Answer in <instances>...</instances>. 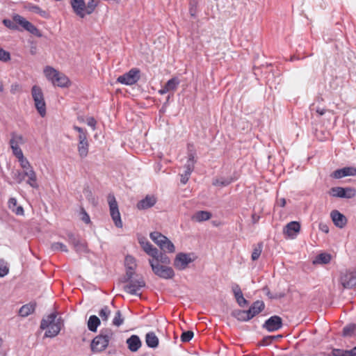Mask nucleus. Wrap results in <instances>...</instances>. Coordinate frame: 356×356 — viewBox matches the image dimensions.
<instances>
[{"mask_svg":"<svg viewBox=\"0 0 356 356\" xmlns=\"http://www.w3.org/2000/svg\"><path fill=\"white\" fill-rule=\"evenodd\" d=\"M63 325L62 318H57L56 313L54 312L42 319L40 328L46 330L44 337L54 338L59 334Z\"/></svg>","mask_w":356,"mask_h":356,"instance_id":"nucleus-1","label":"nucleus"},{"mask_svg":"<svg viewBox=\"0 0 356 356\" xmlns=\"http://www.w3.org/2000/svg\"><path fill=\"white\" fill-rule=\"evenodd\" d=\"M17 159H18L20 167L23 170L22 172H24V175L27 176L26 184L33 188H38L37 175L30 162L24 156H21Z\"/></svg>","mask_w":356,"mask_h":356,"instance_id":"nucleus-2","label":"nucleus"},{"mask_svg":"<svg viewBox=\"0 0 356 356\" xmlns=\"http://www.w3.org/2000/svg\"><path fill=\"white\" fill-rule=\"evenodd\" d=\"M113 335L111 330H106L102 332L98 336L95 337L91 343V350L93 352H102L104 350L108 345L110 340Z\"/></svg>","mask_w":356,"mask_h":356,"instance_id":"nucleus-3","label":"nucleus"},{"mask_svg":"<svg viewBox=\"0 0 356 356\" xmlns=\"http://www.w3.org/2000/svg\"><path fill=\"white\" fill-rule=\"evenodd\" d=\"M31 96L38 113L44 118L47 114V108L42 88L37 85L33 86L31 88Z\"/></svg>","mask_w":356,"mask_h":356,"instance_id":"nucleus-4","label":"nucleus"},{"mask_svg":"<svg viewBox=\"0 0 356 356\" xmlns=\"http://www.w3.org/2000/svg\"><path fill=\"white\" fill-rule=\"evenodd\" d=\"M149 263L153 273L158 277L168 280L175 276V272L171 267L157 264L154 259H149Z\"/></svg>","mask_w":356,"mask_h":356,"instance_id":"nucleus-5","label":"nucleus"},{"mask_svg":"<svg viewBox=\"0 0 356 356\" xmlns=\"http://www.w3.org/2000/svg\"><path fill=\"white\" fill-rule=\"evenodd\" d=\"M25 143L26 140L22 134L17 132H12L10 134L9 144L13 154L16 158L24 156L22 150L19 146Z\"/></svg>","mask_w":356,"mask_h":356,"instance_id":"nucleus-6","label":"nucleus"},{"mask_svg":"<svg viewBox=\"0 0 356 356\" xmlns=\"http://www.w3.org/2000/svg\"><path fill=\"white\" fill-rule=\"evenodd\" d=\"M108 203L109 205L110 214L115 225L117 227H122V222L118 209V204L113 195L109 194L108 195Z\"/></svg>","mask_w":356,"mask_h":356,"instance_id":"nucleus-7","label":"nucleus"},{"mask_svg":"<svg viewBox=\"0 0 356 356\" xmlns=\"http://www.w3.org/2000/svg\"><path fill=\"white\" fill-rule=\"evenodd\" d=\"M140 71L138 68H132L128 72L120 76L117 81L127 86H131L140 79Z\"/></svg>","mask_w":356,"mask_h":356,"instance_id":"nucleus-8","label":"nucleus"},{"mask_svg":"<svg viewBox=\"0 0 356 356\" xmlns=\"http://www.w3.org/2000/svg\"><path fill=\"white\" fill-rule=\"evenodd\" d=\"M13 19L15 23L20 25L24 30L37 37H42L40 31L32 23L26 20L22 16L15 14L13 16Z\"/></svg>","mask_w":356,"mask_h":356,"instance_id":"nucleus-9","label":"nucleus"},{"mask_svg":"<svg viewBox=\"0 0 356 356\" xmlns=\"http://www.w3.org/2000/svg\"><path fill=\"white\" fill-rule=\"evenodd\" d=\"M126 282H127V284L123 286V289L125 292L131 295L140 296L138 291L145 286V282L142 277L138 280H131Z\"/></svg>","mask_w":356,"mask_h":356,"instance_id":"nucleus-10","label":"nucleus"},{"mask_svg":"<svg viewBox=\"0 0 356 356\" xmlns=\"http://www.w3.org/2000/svg\"><path fill=\"white\" fill-rule=\"evenodd\" d=\"M67 242L71 244L75 252L79 254H84L88 252L87 244L85 241L80 240L74 234L69 233L67 238Z\"/></svg>","mask_w":356,"mask_h":356,"instance_id":"nucleus-11","label":"nucleus"},{"mask_svg":"<svg viewBox=\"0 0 356 356\" xmlns=\"http://www.w3.org/2000/svg\"><path fill=\"white\" fill-rule=\"evenodd\" d=\"M193 261L194 259L191 257V254L180 252L176 255L173 265L176 269L183 270Z\"/></svg>","mask_w":356,"mask_h":356,"instance_id":"nucleus-12","label":"nucleus"},{"mask_svg":"<svg viewBox=\"0 0 356 356\" xmlns=\"http://www.w3.org/2000/svg\"><path fill=\"white\" fill-rule=\"evenodd\" d=\"M330 194L336 197L350 199L355 195L356 191L354 188L350 187L342 188L338 186L332 188Z\"/></svg>","mask_w":356,"mask_h":356,"instance_id":"nucleus-13","label":"nucleus"},{"mask_svg":"<svg viewBox=\"0 0 356 356\" xmlns=\"http://www.w3.org/2000/svg\"><path fill=\"white\" fill-rule=\"evenodd\" d=\"M282 319L279 316L275 315L268 318L263 325V328L268 332H275L282 328Z\"/></svg>","mask_w":356,"mask_h":356,"instance_id":"nucleus-14","label":"nucleus"},{"mask_svg":"<svg viewBox=\"0 0 356 356\" xmlns=\"http://www.w3.org/2000/svg\"><path fill=\"white\" fill-rule=\"evenodd\" d=\"M340 282L344 288H352L356 286V271L341 273Z\"/></svg>","mask_w":356,"mask_h":356,"instance_id":"nucleus-15","label":"nucleus"},{"mask_svg":"<svg viewBox=\"0 0 356 356\" xmlns=\"http://www.w3.org/2000/svg\"><path fill=\"white\" fill-rule=\"evenodd\" d=\"M300 224L297 221L287 223L283 229V234L290 238H295L300 231Z\"/></svg>","mask_w":356,"mask_h":356,"instance_id":"nucleus-16","label":"nucleus"},{"mask_svg":"<svg viewBox=\"0 0 356 356\" xmlns=\"http://www.w3.org/2000/svg\"><path fill=\"white\" fill-rule=\"evenodd\" d=\"M330 217L334 225L339 228H343L346 225V218L343 214L341 213L337 210H333L332 211H331Z\"/></svg>","mask_w":356,"mask_h":356,"instance_id":"nucleus-17","label":"nucleus"},{"mask_svg":"<svg viewBox=\"0 0 356 356\" xmlns=\"http://www.w3.org/2000/svg\"><path fill=\"white\" fill-rule=\"evenodd\" d=\"M70 3L74 12L80 17L86 16V3L84 0H70Z\"/></svg>","mask_w":356,"mask_h":356,"instance_id":"nucleus-18","label":"nucleus"},{"mask_svg":"<svg viewBox=\"0 0 356 356\" xmlns=\"http://www.w3.org/2000/svg\"><path fill=\"white\" fill-rule=\"evenodd\" d=\"M156 202V198L154 195H147L137 204V208L145 210L152 207Z\"/></svg>","mask_w":356,"mask_h":356,"instance_id":"nucleus-19","label":"nucleus"},{"mask_svg":"<svg viewBox=\"0 0 356 356\" xmlns=\"http://www.w3.org/2000/svg\"><path fill=\"white\" fill-rule=\"evenodd\" d=\"M265 307L264 302L261 300H257L253 302V304L250 306L249 309L248 310V312L249 314V316L250 318L252 319L253 317H254L256 315L261 312Z\"/></svg>","mask_w":356,"mask_h":356,"instance_id":"nucleus-20","label":"nucleus"},{"mask_svg":"<svg viewBox=\"0 0 356 356\" xmlns=\"http://www.w3.org/2000/svg\"><path fill=\"white\" fill-rule=\"evenodd\" d=\"M139 243L141 245L143 250L150 257H154L157 254L158 249L154 247L145 238L139 239Z\"/></svg>","mask_w":356,"mask_h":356,"instance_id":"nucleus-21","label":"nucleus"},{"mask_svg":"<svg viewBox=\"0 0 356 356\" xmlns=\"http://www.w3.org/2000/svg\"><path fill=\"white\" fill-rule=\"evenodd\" d=\"M139 243L141 245L143 250L150 257H154L157 254L158 249L154 247L145 238L139 239Z\"/></svg>","mask_w":356,"mask_h":356,"instance_id":"nucleus-22","label":"nucleus"},{"mask_svg":"<svg viewBox=\"0 0 356 356\" xmlns=\"http://www.w3.org/2000/svg\"><path fill=\"white\" fill-rule=\"evenodd\" d=\"M127 344L131 352H136L141 346V341L138 336L134 334L127 339Z\"/></svg>","mask_w":356,"mask_h":356,"instance_id":"nucleus-23","label":"nucleus"},{"mask_svg":"<svg viewBox=\"0 0 356 356\" xmlns=\"http://www.w3.org/2000/svg\"><path fill=\"white\" fill-rule=\"evenodd\" d=\"M8 208L17 216H24V209L21 205L17 204L16 198L11 197L8 200Z\"/></svg>","mask_w":356,"mask_h":356,"instance_id":"nucleus-24","label":"nucleus"},{"mask_svg":"<svg viewBox=\"0 0 356 356\" xmlns=\"http://www.w3.org/2000/svg\"><path fill=\"white\" fill-rule=\"evenodd\" d=\"M211 218V213L207 211H199L195 213L191 219L195 222H203L209 220Z\"/></svg>","mask_w":356,"mask_h":356,"instance_id":"nucleus-25","label":"nucleus"},{"mask_svg":"<svg viewBox=\"0 0 356 356\" xmlns=\"http://www.w3.org/2000/svg\"><path fill=\"white\" fill-rule=\"evenodd\" d=\"M70 83L69 79L63 73L58 72L52 84L58 87H67Z\"/></svg>","mask_w":356,"mask_h":356,"instance_id":"nucleus-26","label":"nucleus"},{"mask_svg":"<svg viewBox=\"0 0 356 356\" xmlns=\"http://www.w3.org/2000/svg\"><path fill=\"white\" fill-rule=\"evenodd\" d=\"M35 307V303H29L24 305L19 309V315L22 317H26L34 312Z\"/></svg>","mask_w":356,"mask_h":356,"instance_id":"nucleus-27","label":"nucleus"},{"mask_svg":"<svg viewBox=\"0 0 356 356\" xmlns=\"http://www.w3.org/2000/svg\"><path fill=\"white\" fill-rule=\"evenodd\" d=\"M195 163V160L194 154L193 153L188 154V160L184 165V172L191 175L192 172L194 170Z\"/></svg>","mask_w":356,"mask_h":356,"instance_id":"nucleus-28","label":"nucleus"},{"mask_svg":"<svg viewBox=\"0 0 356 356\" xmlns=\"http://www.w3.org/2000/svg\"><path fill=\"white\" fill-rule=\"evenodd\" d=\"M232 316L239 321H248L251 319L248 310L235 309L232 311Z\"/></svg>","mask_w":356,"mask_h":356,"instance_id":"nucleus-29","label":"nucleus"},{"mask_svg":"<svg viewBox=\"0 0 356 356\" xmlns=\"http://www.w3.org/2000/svg\"><path fill=\"white\" fill-rule=\"evenodd\" d=\"M145 342L148 347L155 348L159 345V339L154 332H148L145 336Z\"/></svg>","mask_w":356,"mask_h":356,"instance_id":"nucleus-30","label":"nucleus"},{"mask_svg":"<svg viewBox=\"0 0 356 356\" xmlns=\"http://www.w3.org/2000/svg\"><path fill=\"white\" fill-rule=\"evenodd\" d=\"M332 356H356V346L351 350L333 349Z\"/></svg>","mask_w":356,"mask_h":356,"instance_id":"nucleus-31","label":"nucleus"},{"mask_svg":"<svg viewBox=\"0 0 356 356\" xmlns=\"http://www.w3.org/2000/svg\"><path fill=\"white\" fill-rule=\"evenodd\" d=\"M152 259H154V262L161 265H168L170 264V258L165 253L159 252V250H157V254L156 256L152 257Z\"/></svg>","mask_w":356,"mask_h":356,"instance_id":"nucleus-32","label":"nucleus"},{"mask_svg":"<svg viewBox=\"0 0 356 356\" xmlns=\"http://www.w3.org/2000/svg\"><path fill=\"white\" fill-rule=\"evenodd\" d=\"M331 260V255L328 253H321L319 254H318L313 263L314 264H327L328 263H330Z\"/></svg>","mask_w":356,"mask_h":356,"instance_id":"nucleus-33","label":"nucleus"},{"mask_svg":"<svg viewBox=\"0 0 356 356\" xmlns=\"http://www.w3.org/2000/svg\"><path fill=\"white\" fill-rule=\"evenodd\" d=\"M89 143L88 141L80 142L78 143L77 150L81 158H85L88 154Z\"/></svg>","mask_w":356,"mask_h":356,"instance_id":"nucleus-34","label":"nucleus"},{"mask_svg":"<svg viewBox=\"0 0 356 356\" xmlns=\"http://www.w3.org/2000/svg\"><path fill=\"white\" fill-rule=\"evenodd\" d=\"M100 325V320L99 318L95 316H90L89 317L88 321V330L92 332H96L97 327Z\"/></svg>","mask_w":356,"mask_h":356,"instance_id":"nucleus-35","label":"nucleus"},{"mask_svg":"<svg viewBox=\"0 0 356 356\" xmlns=\"http://www.w3.org/2000/svg\"><path fill=\"white\" fill-rule=\"evenodd\" d=\"M149 236L159 247L163 243V240L166 239V236L159 232H151Z\"/></svg>","mask_w":356,"mask_h":356,"instance_id":"nucleus-36","label":"nucleus"},{"mask_svg":"<svg viewBox=\"0 0 356 356\" xmlns=\"http://www.w3.org/2000/svg\"><path fill=\"white\" fill-rule=\"evenodd\" d=\"M59 72L56 70L54 68L47 66L44 69V74L47 79L52 83L55 78L58 75Z\"/></svg>","mask_w":356,"mask_h":356,"instance_id":"nucleus-37","label":"nucleus"},{"mask_svg":"<svg viewBox=\"0 0 356 356\" xmlns=\"http://www.w3.org/2000/svg\"><path fill=\"white\" fill-rule=\"evenodd\" d=\"M233 181L232 178L220 177L213 179V185L216 186L225 187L229 185Z\"/></svg>","mask_w":356,"mask_h":356,"instance_id":"nucleus-38","label":"nucleus"},{"mask_svg":"<svg viewBox=\"0 0 356 356\" xmlns=\"http://www.w3.org/2000/svg\"><path fill=\"white\" fill-rule=\"evenodd\" d=\"M179 83V79L177 77H173L169 79L165 86L170 92H175L178 88Z\"/></svg>","mask_w":356,"mask_h":356,"instance_id":"nucleus-39","label":"nucleus"},{"mask_svg":"<svg viewBox=\"0 0 356 356\" xmlns=\"http://www.w3.org/2000/svg\"><path fill=\"white\" fill-rule=\"evenodd\" d=\"M159 248L163 252H174L175 250L174 244L167 237L165 240H163V243Z\"/></svg>","mask_w":356,"mask_h":356,"instance_id":"nucleus-40","label":"nucleus"},{"mask_svg":"<svg viewBox=\"0 0 356 356\" xmlns=\"http://www.w3.org/2000/svg\"><path fill=\"white\" fill-rule=\"evenodd\" d=\"M25 8L29 11L34 13H37V14L40 15L41 17H46V16H47L46 11L42 10L38 6L29 3Z\"/></svg>","mask_w":356,"mask_h":356,"instance_id":"nucleus-41","label":"nucleus"},{"mask_svg":"<svg viewBox=\"0 0 356 356\" xmlns=\"http://www.w3.org/2000/svg\"><path fill=\"white\" fill-rule=\"evenodd\" d=\"M73 129L79 133V143L88 141V133L86 129L76 125L73 127Z\"/></svg>","mask_w":356,"mask_h":356,"instance_id":"nucleus-42","label":"nucleus"},{"mask_svg":"<svg viewBox=\"0 0 356 356\" xmlns=\"http://www.w3.org/2000/svg\"><path fill=\"white\" fill-rule=\"evenodd\" d=\"M262 248H263L262 243H259L256 246L254 247L253 251H252V255H251L252 260L256 261L259 258L261 253L262 252Z\"/></svg>","mask_w":356,"mask_h":356,"instance_id":"nucleus-43","label":"nucleus"},{"mask_svg":"<svg viewBox=\"0 0 356 356\" xmlns=\"http://www.w3.org/2000/svg\"><path fill=\"white\" fill-rule=\"evenodd\" d=\"M356 330V325L354 324L348 325L343 329V337H352Z\"/></svg>","mask_w":356,"mask_h":356,"instance_id":"nucleus-44","label":"nucleus"},{"mask_svg":"<svg viewBox=\"0 0 356 356\" xmlns=\"http://www.w3.org/2000/svg\"><path fill=\"white\" fill-rule=\"evenodd\" d=\"M51 248L53 251L60 250L62 252H67L68 249L67 246L63 243L56 242L51 244Z\"/></svg>","mask_w":356,"mask_h":356,"instance_id":"nucleus-45","label":"nucleus"},{"mask_svg":"<svg viewBox=\"0 0 356 356\" xmlns=\"http://www.w3.org/2000/svg\"><path fill=\"white\" fill-rule=\"evenodd\" d=\"M124 322V318L122 316L120 311H117L115 317L113 319V324L115 326H120Z\"/></svg>","mask_w":356,"mask_h":356,"instance_id":"nucleus-46","label":"nucleus"},{"mask_svg":"<svg viewBox=\"0 0 356 356\" xmlns=\"http://www.w3.org/2000/svg\"><path fill=\"white\" fill-rule=\"evenodd\" d=\"M193 332L191 330L184 332L181 335V340L182 342H188L193 339Z\"/></svg>","mask_w":356,"mask_h":356,"instance_id":"nucleus-47","label":"nucleus"},{"mask_svg":"<svg viewBox=\"0 0 356 356\" xmlns=\"http://www.w3.org/2000/svg\"><path fill=\"white\" fill-rule=\"evenodd\" d=\"M124 262H125L126 268L131 267V268H136V259L132 256L127 255L125 257Z\"/></svg>","mask_w":356,"mask_h":356,"instance_id":"nucleus-48","label":"nucleus"},{"mask_svg":"<svg viewBox=\"0 0 356 356\" xmlns=\"http://www.w3.org/2000/svg\"><path fill=\"white\" fill-rule=\"evenodd\" d=\"M96 6L97 4L95 3L94 0L88 1L87 5L86 4V8L84 11V13H86V15L91 14L94 11Z\"/></svg>","mask_w":356,"mask_h":356,"instance_id":"nucleus-49","label":"nucleus"},{"mask_svg":"<svg viewBox=\"0 0 356 356\" xmlns=\"http://www.w3.org/2000/svg\"><path fill=\"white\" fill-rule=\"evenodd\" d=\"M111 314V310L107 306L104 307L99 311V314L103 321H107L109 315Z\"/></svg>","mask_w":356,"mask_h":356,"instance_id":"nucleus-50","label":"nucleus"},{"mask_svg":"<svg viewBox=\"0 0 356 356\" xmlns=\"http://www.w3.org/2000/svg\"><path fill=\"white\" fill-rule=\"evenodd\" d=\"M234 297L236 298V302L238 303V305L240 307H245V306H246L248 305V301L243 297V294L242 292L241 293H239L238 295H236Z\"/></svg>","mask_w":356,"mask_h":356,"instance_id":"nucleus-51","label":"nucleus"},{"mask_svg":"<svg viewBox=\"0 0 356 356\" xmlns=\"http://www.w3.org/2000/svg\"><path fill=\"white\" fill-rule=\"evenodd\" d=\"M3 24L5 26H6L7 28L10 29H12V30H17L18 29V27L15 24V22L12 21L9 19H3Z\"/></svg>","mask_w":356,"mask_h":356,"instance_id":"nucleus-52","label":"nucleus"},{"mask_svg":"<svg viewBox=\"0 0 356 356\" xmlns=\"http://www.w3.org/2000/svg\"><path fill=\"white\" fill-rule=\"evenodd\" d=\"M27 177L26 175H24V172L17 170L13 176V178L17 181V183L20 184L23 181L25 180V178Z\"/></svg>","mask_w":356,"mask_h":356,"instance_id":"nucleus-53","label":"nucleus"},{"mask_svg":"<svg viewBox=\"0 0 356 356\" xmlns=\"http://www.w3.org/2000/svg\"><path fill=\"white\" fill-rule=\"evenodd\" d=\"M134 273H135V268H131V267L127 268L126 275H125V277H124V280H123V282H125L127 281L133 280V275H134Z\"/></svg>","mask_w":356,"mask_h":356,"instance_id":"nucleus-54","label":"nucleus"},{"mask_svg":"<svg viewBox=\"0 0 356 356\" xmlns=\"http://www.w3.org/2000/svg\"><path fill=\"white\" fill-rule=\"evenodd\" d=\"M331 177L332 178H334V179H341V178H343V177H345V174H344V172H343V169L341 168V169H338V170H334L331 174Z\"/></svg>","mask_w":356,"mask_h":356,"instance_id":"nucleus-55","label":"nucleus"},{"mask_svg":"<svg viewBox=\"0 0 356 356\" xmlns=\"http://www.w3.org/2000/svg\"><path fill=\"white\" fill-rule=\"evenodd\" d=\"M10 59V53L1 48H0V60L8 61Z\"/></svg>","mask_w":356,"mask_h":356,"instance_id":"nucleus-56","label":"nucleus"},{"mask_svg":"<svg viewBox=\"0 0 356 356\" xmlns=\"http://www.w3.org/2000/svg\"><path fill=\"white\" fill-rule=\"evenodd\" d=\"M345 177L356 175V168L353 167L343 168Z\"/></svg>","mask_w":356,"mask_h":356,"instance_id":"nucleus-57","label":"nucleus"},{"mask_svg":"<svg viewBox=\"0 0 356 356\" xmlns=\"http://www.w3.org/2000/svg\"><path fill=\"white\" fill-rule=\"evenodd\" d=\"M80 214L81 215V220L86 224H88L90 222V218L89 215L87 213V212L85 211L83 208L81 209Z\"/></svg>","mask_w":356,"mask_h":356,"instance_id":"nucleus-58","label":"nucleus"},{"mask_svg":"<svg viewBox=\"0 0 356 356\" xmlns=\"http://www.w3.org/2000/svg\"><path fill=\"white\" fill-rule=\"evenodd\" d=\"M266 296L270 299H278L284 296V293H272L268 289H267Z\"/></svg>","mask_w":356,"mask_h":356,"instance_id":"nucleus-59","label":"nucleus"},{"mask_svg":"<svg viewBox=\"0 0 356 356\" xmlns=\"http://www.w3.org/2000/svg\"><path fill=\"white\" fill-rule=\"evenodd\" d=\"M86 123L89 127H92L93 130L96 129L97 121L93 117L88 118L86 119Z\"/></svg>","mask_w":356,"mask_h":356,"instance_id":"nucleus-60","label":"nucleus"},{"mask_svg":"<svg viewBox=\"0 0 356 356\" xmlns=\"http://www.w3.org/2000/svg\"><path fill=\"white\" fill-rule=\"evenodd\" d=\"M9 272V269L6 266H0V277L6 276Z\"/></svg>","mask_w":356,"mask_h":356,"instance_id":"nucleus-61","label":"nucleus"},{"mask_svg":"<svg viewBox=\"0 0 356 356\" xmlns=\"http://www.w3.org/2000/svg\"><path fill=\"white\" fill-rule=\"evenodd\" d=\"M20 90V86L17 83H13L10 87V92L12 94H15L17 92H19Z\"/></svg>","mask_w":356,"mask_h":356,"instance_id":"nucleus-62","label":"nucleus"},{"mask_svg":"<svg viewBox=\"0 0 356 356\" xmlns=\"http://www.w3.org/2000/svg\"><path fill=\"white\" fill-rule=\"evenodd\" d=\"M180 176H181V179H180L181 183L182 184H186L188 182L191 175L183 172L180 175Z\"/></svg>","mask_w":356,"mask_h":356,"instance_id":"nucleus-63","label":"nucleus"},{"mask_svg":"<svg viewBox=\"0 0 356 356\" xmlns=\"http://www.w3.org/2000/svg\"><path fill=\"white\" fill-rule=\"evenodd\" d=\"M232 288V291L234 293V296L236 295H238L239 293H241L242 292L240 286L237 284H233Z\"/></svg>","mask_w":356,"mask_h":356,"instance_id":"nucleus-64","label":"nucleus"}]
</instances>
